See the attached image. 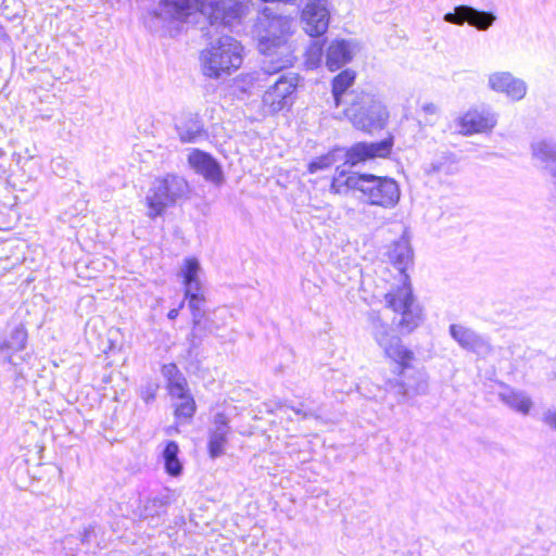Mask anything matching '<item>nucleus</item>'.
<instances>
[{
  "label": "nucleus",
  "instance_id": "obj_36",
  "mask_svg": "<svg viewBox=\"0 0 556 556\" xmlns=\"http://www.w3.org/2000/svg\"><path fill=\"white\" fill-rule=\"evenodd\" d=\"M452 166H453L452 164H450V165H447V166H446V165H445V164H443V163H433V164L431 165V170H432L433 173L452 174V173H453V170H452Z\"/></svg>",
  "mask_w": 556,
  "mask_h": 556
},
{
  "label": "nucleus",
  "instance_id": "obj_35",
  "mask_svg": "<svg viewBox=\"0 0 556 556\" xmlns=\"http://www.w3.org/2000/svg\"><path fill=\"white\" fill-rule=\"evenodd\" d=\"M96 536V527L90 525L89 527L85 528L84 531L80 533V541L83 544H91L92 539Z\"/></svg>",
  "mask_w": 556,
  "mask_h": 556
},
{
  "label": "nucleus",
  "instance_id": "obj_40",
  "mask_svg": "<svg viewBox=\"0 0 556 556\" xmlns=\"http://www.w3.org/2000/svg\"><path fill=\"white\" fill-rule=\"evenodd\" d=\"M303 415H304V417L312 416L311 413H304Z\"/></svg>",
  "mask_w": 556,
  "mask_h": 556
},
{
  "label": "nucleus",
  "instance_id": "obj_25",
  "mask_svg": "<svg viewBox=\"0 0 556 556\" xmlns=\"http://www.w3.org/2000/svg\"><path fill=\"white\" fill-rule=\"evenodd\" d=\"M184 300L188 301V307L192 315L193 330L201 328L204 318V305L206 303L205 290L184 292Z\"/></svg>",
  "mask_w": 556,
  "mask_h": 556
},
{
  "label": "nucleus",
  "instance_id": "obj_21",
  "mask_svg": "<svg viewBox=\"0 0 556 556\" xmlns=\"http://www.w3.org/2000/svg\"><path fill=\"white\" fill-rule=\"evenodd\" d=\"M388 262L400 273V286L405 285V277L410 283V277L407 269L414 265V251L412 245H389L386 252Z\"/></svg>",
  "mask_w": 556,
  "mask_h": 556
},
{
  "label": "nucleus",
  "instance_id": "obj_12",
  "mask_svg": "<svg viewBox=\"0 0 556 556\" xmlns=\"http://www.w3.org/2000/svg\"><path fill=\"white\" fill-rule=\"evenodd\" d=\"M303 29L311 37L324 35L329 26L330 10L328 0H307L301 14Z\"/></svg>",
  "mask_w": 556,
  "mask_h": 556
},
{
  "label": "nucleus",
  "instance_id": "obj_11",
  "mask_svg": "<svg viewBox=\"0 0 556 556\" xmlns=\"http://www.w3.org/2000/svg\"><path fill=\"white\" fill-rule=\"evenodd\" d=\"M162 371L167 379L170 396L178 401L175 405V416L189 421L195 413V402L188 389L186 378L175 364L164 365Z\"/></svg>",
  "mask_w": 556,
  "mask_h": 556
},
{
  "label": "nucleus",
  "instance_id": "obj_22",
  "mask_svg": "<svg viewBox=\"0 0 556 556\" xmlns=\"http://www.w3.org/2000/svg\"><path fill=\"white\" fill-rule=\"evenodd\" d=\"M202 267L199 260L194 256L186 257L179 267L178 276L181 278L184 292L199 291L204 289L200 278Z\"/></svg>",
  "mask_w": 556,
  "mask_h": 556
},
{
  "label": "nucleus",
  "instance_id": "obj_26",
  "mask_svg": "<svg viewBox=\"0 0 556 556\" xmlns=\"http://www.w3.org/2000/svg\"><path fill=\"white\" fill-rule=\"evenodd\" d=\"M500 397L504 404L523 415H528L533 405L532 400L522 391L507 390L500 393Z\"/></svg>",
  "mask_w": 556,
  "mask_h": 556
},
{
  "label": "nucleus",
  "instance_id": "obj_10",
  "mask_svg": "<svg viewBox=\"0 0 556 556\" xmlns=\"http://www.w3.org/2000/svg\"><path fill=\"white\" fill-rule=\"evenodd\" d=\"M368 320L375 341L389 358L394 362L414 358V353L402 344L401 339L394 334L391 326L381 319L378 312H370Z\"/></svg>",
  "mask_w": 556,
  "mask_h": 556
},
{
  "label": "nucleus",
  "instance_id": "obj_34",
  "mask_svg": "<svg viewBox=\"0 0 556 556\" xmlns=\"http://www.w3.org/2000/svg\"><path fill=\"white\" fill-rule=\"evenodd\" d=\"M542 421L553 431H556V407H549L542 414Z\"/></svg>",
  "mask_w": 556,
  "mask_h": 556
},
{
  "label": "nucleus",
  "instance_id": "obj_4",
  "mask_svg": "<svg viewBox=\"0 0 556 556\" xmlns=\"http://www.w3.org/2000/svg\"><path fill=\"white\" fill-rule=\"evenodd\" d=\"M243 47L231 36H222L210 42L200 55L204 76L218 79L236 72L243 62Z\"/></svg>",
  "mask_w": 556,
  "mask_h": 556
},
{
  "label": "nucleus",
  "instance_id": "obj_14",
  "mask_svg": "<svg viewBox=\"0 0 556 556\" xmlns=\"http://www.w3.org/2000/svg\"><path fill=\"white\" fill-rule=\"evenodd\" d=\"M448 332L462 349L472 352L478 356L486 357L493 352L490 339L469 327L452 324Z\"/></svg>",
  "mask_w": 556,
  "mask_h": 556
},
{
  "label": "nucleus",
  "instance_id": "obj_19",
  "mask_svg": "<svg viewBox=\"0 0 556 556\" xmlns=\"http://www.w3.org/2000/svg\"><path fill=\"white\" fill-rule=\"evenodd\" d=\"M190 167L206 180L218 182L222 180L223 172L216 160L208 153L194 149L188 156Z\"/></svg>",
  "mask_w": 556,
  "mask_h": 556
},
{
  "label": "nucleus",
  "instance_id": "obj_28",
  "mask_svg": "<svg viewBox=\"0 0 556 556\" xmlns=\"http://www.w3.org/2000/svg\"><path fill=\"white\" fill-rule=\"evenodd\" d=\"M356 74L352 70H344L332 79V96L336 106H340L348 89L354 84Z\"/></svg>",
  "mask_w": 556,
  "mask_h": 556
},
{
  "label": "nucleus",
  "instance_id": "obj_16",
  "mask_svg": "<svg viewBox=\"0 0 556 556\" xmlns=\"http://www.w3.org/2000/svg\"><path fill=\"white\" fill-rule=\"evenodd\" d=\"M488 87L497 93H503L514 102L525 99L528 92L527 83L514 76L508 71H496L488 76Z\"/></svg>",
  "mask_w": 556,
  "mask_h": 556
},
{
  "label": "nucleus",
  "instance_id": "obj_6",
  "mask_svg": "<svg viewBox=\"0 0 556 556\" xmlns=\"http://www.w3.org/2000/svg\"><path fill=\"white\" fill-rule=\"evenodd\" d=\"M344 113L355 128L368 134L382 129L389 118L381 100L367 92L354 96Z\"/></svg>",
  "mask_w": 556,
  "mask_h": 556
},
{
  "label": "nucleus",
  "instance_id": "obj_33",
  "mask_svg": "<svg viewBox=\"0 0 556 556\" xmlns=\"http://www.w3.org/2000/svg\"><path fill=\"white\" fill-rule=\"evenodd\" d=\"M392 231L401 232L402 237L400 240H393L391 243H408L412 239L408 228L403 223L392 224Z\"/></svg>",
  "mask_w": 556,
  "mask_h": 556
},
{
  "label": "nucleus",
  "instance_id": "obj_17",
  "mask_svg": "<svg viewBox=\"0 0 556 556\" xmlns=\"http://www.w3.org/2000/svg\"><path fill=\"white\" fill-rule=\"evenodd\" d=\"M230 433L229 420L224 413L214 416L213 425L208 429L207 452L211 458L220 457L226 450Z\"/></svg>",
  "mask_w": 556,
  "mask_h": 556
},
{
  "label": "nucleus",
  "instance_id": "obj_37",
  "mask_svg": "<svg viewBox=\"0 0 556 556\" xmlns=\"http://www.w3.org/2000/svg\"><path fill=\"white\" fill-rule=\"evenodd\" d=\"M421 110L426 113V114H430V115H434L438 113V108L435 104L433 103H425L422 104L421 106Z\"/></svg>",
  "mask_w": 556,
  "mask_h": 556
},
{
  "label": "nucleus",
  "instance_id": "obj_24",
  "mask_svg": "<svg viewBox=\"0 0 556 556\" xmlns=\"http://www.w3.org/2000/svg\"><path fill=\"white\" fill-rule=\"evenodd\" d=\"M176 130L181 142H198L205 137L202 123L197 116L189 115L176 122Z\"/></svg>",
  "mask_w": 556,
  "mask_h": 556
},
{
  "label": "nucleus",
  "instance_id": "obj_32",
  "mask_svg": "<svg viewBox=\"0 0 556 556\" xmlns=\"http://www.w3.org/2000/svg\"><path fill=\"white\" fill-rule=\"evenodd\" d=\"M164 501L159 497L149 500L144 506L143 511H141V518H148L153 517L154 515H159L160 510L164 507Z\"/></svg>",
  "mask_w": 556,
  "mask_h": 556
},
{
  "label": "nucleus",
  "instance_id": "obj_9",
  "mask_svg": "<svg viewBox=\"0 0 556 556\" xmlns=\"http://www.w3.org/2000/svg\"><path fill=\"white\" fill-rule=\"evenodd\" d=\"M413 359L395 362L399 370L397 378L387 381V390L403 400L425 395L428 391V377L424 370L410 366Z\"/></svg>",
  "mask_w": 556,
  "mask_h": 556
},
{
  "label": "nucleus",
  "instance_id": "obj_31",
  "mask_svg": "<svg viewBox=\"0 0 556 556\" xmlns=\"http://www.w3.org/2000/svg\"><path fill=\"white\" fill-rule=\"evenodd\" d=\"M469 5H457L453 12L445 13L443 16L444 22L455 25H463L468 23L470 15Z\"/></svg>",
  "mask_w": 556,
  "mask_h": 556
},
{
  "label": "nucleus",
  "instance_id": "obj_7",
  "mask_svg": "<svg viewBox=\"0 0 556 556\" xmlns=\"http://www.w3.org/2000/svg\"><path fill=\"white\" fill-rule=\"evenodd\" d=\"M189 192L186 179L177 175H166L155 178L148 194V215L151 218L163 215L168 207L174 206Z\"/></svg>",
  "mask_w": 556,
  "mask_h": 556
},
{
  "label": "nucleus",
  "instance_id": "obj_18",
  "mask_svg": "<svg viewBox=\"0 0 556 556\" xmlns=\"http://www.w3.org/2000/svg\"><path fill=\"white\" fill-rule=\"evenodd\" d=\"M27 339L28 333L22 323L8 325L7 331L0 333V353L3 354L5 362L12 363L13 353L23 351Z\"/></svg>",
  "mask_w": 556,
  "mask_h": 556
},
{
  "label": "nucleus",
  "instance_id": "obj_8",
  "mask_svg": "<svg viewBox=\"0 0 556 556\" xmlns=\"http://www.w3.org/2000/svg\"><path fill=\"white\" fill-rule=\"evenodd\" d=\"M404 286L392 287L386 294V303L393 312L401 314L399 327L402 332L409 333L415 330L422 320L421 309L415 304L412 283L405 277Z\"/></svg>",
  "mask_w": 556,
  "mask_h": 556
},
{
  "label": "nucleus",
  "instance_id": "obj_5",
  "mask_svg": "<svg viewBox=\"0 0 556 556\" xmlns=\"http://www.w3.org/2000/svg\"><path fill=\"white\" fill-rule=\"evenodd\" d=\"M393 143V138L388 137L378 142H357L348 150L334 148L311 161L308 172L314 174L318 170H325L342 161L354 166L376 157H387L392 151Z\"/></svg>",
  "mask_w": 556,
  "mask_h": 556
},
{
  "label": "nucleus",
  "instance_id": "obj_2",
  "mask_svg": "<svg viewBox=\"0 0 556 556\" xmlns=\"http://www.w3.org/2000/svg\"><path fill=\"white\" fill-rule=\"evenodd\" d=\"M331 189L336 193H343L350 189L358 190L366 202L384 208L394 207L401 198L399 184L393 178L357 173L346 175L339 168L332 179Z\"/></svg>",
  "mask_w": 556,
  "mask_h": 556
},
{
  "label": "nucleus",
  "instance_id": "obj_13",
  "mask_svg": "<svg viewBox=\"0 0 556 556\" xmlns=\"http://www.w3.org/2000/svg\"><path fill=\"white\" fill-rule=\"evenodd\" d=\"M298 85L294 76L282 75L263 96V105L268 114H275L291 104V96Z\"/></svg>",
  "mask_w": 556,
  "mask_h": 556
},
{
  "label": "nucleus",
  "instance_id": "obj_38",
  "mask_svg": "<svg viewBox=\"0 0 556 556\" xmlns=\"http://www.w3.org/2000/svg\"><path fill=\"white\" fill-rule=\"evenodd\" d=\"M185 305V300H182L179 304L178 307L176 308H172L168 313H167V317L170 319V320H174L177 318L178 314H179V311L184 307Z\"/></svg>",
  "mask_w": 556,
  "mask_h": 556
},
{
  "label": "nucleus",
  "instance_id": "obj_39",
  "mask_svg": "<svg viewBox=\"0 0 556 556\" xmlns=\"http://www.w3.org/2000/svg\"><path fill=\"white\" fill-rule=\"evenodd\" d=\"M294 412H295L298 415L302 413V410H301V409H294Z\"/></svg>",
  "mask_w": 556,
  "mask_h": 556
},
{
  "label": "nucleus",
  "instance_id": "obj_29",
  "mask_svg": "<svg viewBox=\"0 0 556 556\" xmlns=\"http://www.w3.org/2000/svg\"><path fill=\"white\" fill-rule=\"evenodd\" d=\"M470 15L468 24L479 30H486L496 21V16L492 12L480 11L470 7Z\"/></svg>",
  "mask_w": 556,
  "mask_h": 556
},
{
  "label": "nucleus",
  "instance_id": "obj_27",
  "mask_svg": "<svg viewBox=\"0 0 556 556\" xmlns=\"http://www.w3.org/2000/svg\"><path fill=\"white\" fill-rule=\"evenodd\" d=\"M179 446L175 441H168L162 452L166 473L178 477L182 472V464L178 457Z\"/></svg>",
  "mask_w": 556,
  "mask_h": 556
},
{
  "label": "nucleus",
  "instance_id": "obj_1",
  "mask_svg": "<svg viewBox=\"0 0 556 556\" xmlns=\"http://www.w3.org/2000/svg\"><path fill=\"white\" fill-rule=\"evenodd\" d=\"M258 35V50L264 55L263 70L276 73L292 65L293 48L289 42L292 21L287 16L276 15L265 8L255 24Z\"/></svg>",
  "mask_w": 556,
  "mask_h": 556
},
{
  "label": "nucleus",
  "instance_id": "obj_23",
  "mask_svg": "<svg viewBox=\"0 0 556 556\" xmlns=\"http://www.w3.org/2000/svg\"><path fill=\"white\" fill-rule=\"evenodd\" d=\"M531 153L533 159L539 161L553 178L556 177V141L536 140L531 144Z\"/></svg>",
  "mask_w": 556,
  "mask_h": 556
},
{
  "label": "nucleus",
  "instance_id": "obj_20",
  "mask_svg": "<svg viewBox=\"0 0 556 556\" xmlns=\"http://www.w3.org/2000/svg\"><path fill=\"white\" fill-rule=\"evenodd\" d=\"M356 45L345 39H334L326 51V66L337 71L350 63L355 54Z\"/></svg>",
  "mask_w": 556,
  "mask_h": 556
},
{
  "label": "nucleus",
  "instance_id": "obj_15",
  "mask_svg": "<svg viewBox=\"0 0 556 556\" xmlns=\"http://www.w3.org/2000/svg\"><path fill=\"white\" fill-rule=\"evenodd\" d=\"M496 124V113L485 108L469 110L456 121L458 131L465 136L490 132Z\"/></svg>",
  "mask_w": 556,
  "mask_h": 556
},
{
  "label": "nucleus",
  "instance_id": "obj_30",
  "mask_svg": "<svg viewBox=\"0 0 556 556\" xmlns=\"http://www.w3.org/2000/svg\"><path fill=\"white\" fill-rule=\"evenodd\" d=\"M305 64L308 68H316L321 64L324 56V46L319 41L312 42L305 53Z\"/></svg>",
  "mask_w": 556,
  "mask_h": 556
},
{
  "label": "nucleus",
  "instance_id": "obj_3",
  "mask_svg": "<svg viewBox=\"0 0 556 556\" xmlns=\"http://www.w3.org/2000/svg\"><path fill=\"white\" fill-rule=\"evenodd\" d=\"M160 16L167 21L186 22L200 13L210 24L228 25L240 13V4L233 0H161Z\"/></svg>",
  "mask_w": 556,
  "mask_h": 556
}]
</instances>
